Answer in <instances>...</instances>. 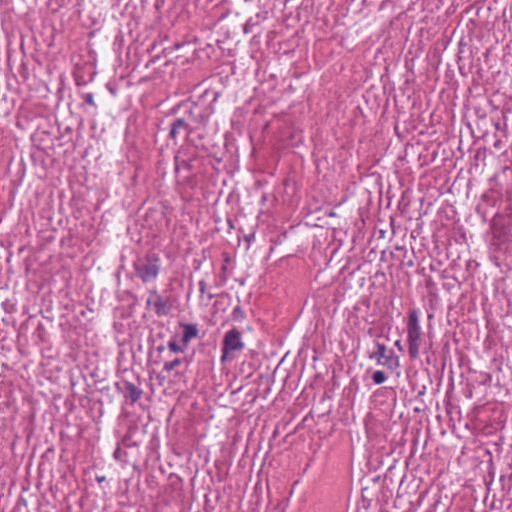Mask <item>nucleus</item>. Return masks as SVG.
<instances>
[{
    "instance_id": "nucleus-1",
    "label": "nucleus",
    "mask_w": 512,
    "mask_h": 512,
    "mask_svg": "<svg viewBox=\"0 0 512 512\" xmlns=\"http://www.w3.org/2000/svg\"><path fill=\"white\" fill-rule=\"evenodd\" d=\"M160 271V258L155 253H150L145 258L135 263V273L143 282H153Z\"/></svg>"
},
{
    "instance_id": "nucleus-2",
    "label": "nucleus",
    "mask_w": 512,
    "mask_h": 512,
    "mask_svg": "<svg viewBox=\"0 0 512 512\" xmlns=\"http://www.w3.org/2000/svg\"><path fill=\"white\" fill-rule=\"evenodd\" d=\"M421 326L419 322V314L417 310H412L409 313L408 323H407V342H408V351L410 357L416 359L419 356L420 346H421Z\"/></svg>"
},
{
    "instance_id": "nucleus-3",
    "label": "nucleus",
    "mask_w": 512,
    "mask_h": 512,
    "mask_svg": "<svg viewBox=\"0 0 512 512\" xmlns=\"http://www.w3.org/2000/svg\"><path fill=\"white\" fill-rule=\"evenodd\" d=\"M244 348L241 334L236 329L229 330L225 333L222 343L221 361L225 362L233 357V353L240 352Z\"/></svg>"
},
{
    "instance_id": "nucleus-4",
    "label": "nucleus",
    "mask_w": 512,
    "mask_h": 512,
    "mask_svg": "<svg viewBox=\"0 0 512 512\" xmlns=\"http://www.w3.org/2000/svg\"><path fill=\"white\" fill-rule=\"evenodd\" d=\"M370 359H374L378 365L386 366L390 369L399 366L398 358L394 355V352L379 342H376V351L370 355Z\"/></svg>"
},
{
    "instance_id": "nucleus-5",
    "label": "nucleus",
    "mask_w": 512,
    "mask_h": 512,
    "mask_svg": "<svg viewBox=\"0 0 512 512\" xmlns=\"http://www.w3.org/2000/svg\"><path fill=\"white\" fill-rule=\"evenodd\" d=\"M147 304L152 306L159 316H165L170 312V306L167 301L156 292H153L147 300Z\"/></svg>"
},
{
    "instance_id": "nucleus-6",
    "label": "nucleus",
    "mask_w": 512,
    "mask_h": 512,
    "mask_svg": "<svg viewBox=\"0 0 512 512\" xmlns=\"http://www.w3.org/2000/svg\"><path fill=\"white\" fill-rule=\"evenodd\" d=\"M123 386V393L125 398L130 399L132 403L137 402L141 398L143 391L136 387L133 383L126 381L124 382Z\"/></svg>"
},
{
    "instance_id": "nucleus-7",
    "label": "nucleus",
    "mask_w": 512,
    "mask_h": 512,
    "mask_svg": "<svg viewBox=\"0 0 512 512\" xmlns=\"http://www.w3.org/2000/svg\"><path fill=\"white\" fill-rule=\"evenodd\" d=\"M187 129V123L182 118H178L171 124L169 135L171 138L176 139L178 134H180L182 131L186 132Z\"/></svg>"
},
{
    "instance_id": "nucleus-8",
    "label": "nucleus",
    "mask_w": 512,
    "mask_h": 512,
    "mask_svg": "<svg viewBox=\"0 0 512 512\" xmlns=\"http://www.w3.org/2000/svg\"><path fill=\"white\" fill-rule=\"evenodd\" d=\"M198 334V329L196 325L193 324H185L184 325V333L182 336V342L184 345H187L193 338H195Z\"/></svg>"
},
{
    "instance_id": "nucleus-9",
    "label": "nucleus",
    "mask_w": 512,
    "mask_h": 512,
    "mask_svg": "<svg viewBox=\"0 0 512 512\" xmlns=\"http://www.w3.org/2000/svg\"><path fill=\"white\" fill-rule=\"evenodd\" d=\"M372 379L375 384H382L385 382L386 376H385L384 372L377 370L373 373Z\"/></svg>"
},
{
    "instance_id": "nucleus-10",
    "label": "nucleus",
    "mask_w": 512,
    "mask_h": 512,
    "mask_svg": "<svg viewBox=\"0 0 512 512\" xmlns=\"http://www.w3.org/2000/svg\"><path fill=\"white\" fill-rule=\"evenodd\" d=\"M180 364H181V360L177 358V359H175L173 361L165 362L164 366H163V369L166 372H170L173 369H175L177 366H179Z\"/></svg>"
},
{
    "instance_id": "nucleus-11",
    "label": "nucleus",
    "mask_w": 512,
    "mask_h": 512,
    "mask_svg": "<svg viewBox=\"0 0 512 512\" xmlns=\"http://www.w3.org/2000/svg\"><path fill=\"white\" fill-rule=\"evenodd\" d=\"M233 318L235 320H239L241 321L243 318H244V312L243 310L241 309L240 306H236L234 309H233Z\"/></svg>"
},
{
    "instance_id": "nucleus-12",
    "label": "nucleus",
    "mask_w": 512,
    "mask_h": 512,
    "mask_svg": "<svg viewBox=\"0 0 512 512\" xmlns=\"http://www.w3.org/2000/svg\"><path fill=\"white\" fill-rule=\"evenodd\" d=\"M168 348L174 353L184 352V349L181 346H179L175 341H169Z\"/></svg>"
},
{
    "instance_id": "nucleus-13",
    "label": "nucleus",
    "mask_w": 512,
    "mask_h": 512,
    "mask_svg": "<svg viewBox=\"0 0 512 512\" xmlns=\"http://www.w3.org/2000/svg\"><path fill=\"white\" fill-rule=\"evenodd\" d=\"M85 102L91 106H94L95 105V102H94V97L92 94H86L85 96Z\"/></svg>"
},
{
    "instance_id": "nucleus-14",
    "label": "nucleus",
    "mask_w": 512,
    "mask_h": 512,
    "mask_svg": "<svg viewBox=\"0 0 512 512\" xmlns=\"http://www.w3.org/2000/svg\"><path fill=\"white\" fill-rule=\"evenodd\" d=\"M395 346L401 351L403 348H402V345H401V341L400 340H397L395 341Z\"/></svg>"
},
{
    "instance_id": "nucleus-15",
    "label": "nucleus",
    "mask_w": 512,
    "mask_h": 512,
    "mask_svg": "<svg viewBox=\"0 0 512 512\" xmlns=\"http://www.w3.org/2000/svg\"><path fill=\"white\" fill-rule=\"evenodd\" d=\"M200 287H201L200 288L201 292H204V283L203 282H200Z\"/></svg>"
},
{
    "instance_id": "nucleus-16",
    "label": "nucleus",
    "mask_w": 512,
    "mask_h": 512,
    "mask_svg": "<svg viewBox=\"0 0 512 512\" xmlns=\"http://www.w3.org/2000/svg\"><path fill=\"white\" fill-rule=\"evenodd\" d=\"M163 350H164V347H163V346L158 347V351H159V352H161V351H163Z\"/></svg>"
},
{
    "instance_id": "nucleus-17",
    "label": "nucleus",
    "mask_w": 512,
    "mask_h": 512,
    "mask_svg": "<svg viewBox=\"0 0 512 512\" xmlns=\"http://www.w3.org/2000/svg\"><path fill=\"white\" fill-rule=\"evenodd\" d=\"M197 512H200V511H197Z\"/></svg>"
}]
</instances>
